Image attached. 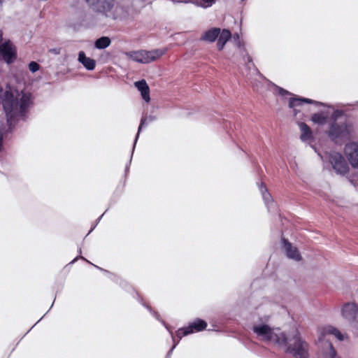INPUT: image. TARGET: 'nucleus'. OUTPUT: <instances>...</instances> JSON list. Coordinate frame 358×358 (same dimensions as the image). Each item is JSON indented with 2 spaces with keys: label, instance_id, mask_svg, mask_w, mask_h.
Returning <instances> with one entry per match:
<instances>
[{
  "label": "nucleus",
  "instance_id": "obj_1",
  "mask_svg": "<svg viewBox=\"0 0 358 358\" xmlns=\"http://www.w3.org/2000/svg\"><path fill=\"white\" fill-rule=\"evenodd\" d=\"M355 131V123L348 118L344 111L334 110L330 115L328 129L326 131L329 138L336 144H341L350 140Z\"/></svg>",
  "mask_w": 358,
  "mask_h": 358
},
{
  "label": "nucleus",
  "instance_id": "obj_2",
  "mask_svg": "<svg viewBox=\"0 0 358 358\" xmlns=\"http://www.w3.org/2000/svg\"><path fill=\"white\" fill-rule=\"evenodd\" d=\"M277 345L294 358H309V346L302 339L299 332L294 330L288 334L281 332V336L277 338Z\"/></svg>",
  "mask_w": 358,
  "mask_h": 358
},
{
  "label": "nucleus",
  "instance_id": "obj_3",
  "mask_svg": "<svg viewBox=\"0 0 358 358\" xmlns=\"http://www.w3.org/2000/svg\"><path fill=\"white\" fill-rule=\"evenodd\" d=\"M166 52V48L155 49L150 51L138 50L128 52L126 53V55L134 62L141 64H148L164 55Z\"/></svg>",
  "mask_w": 358,
  "mask_h": 358
},
{
  "label": "nucleus",
  "instance_id": "obj_4",
  "mask_svg": "<svg viewBox=\"0 0 358 358\" xmlns=\"http://www.w3.org/2000/svg\"><path fill=\"white\" fill-rule=\"evenodd\" d=\"M342 316L347 320L352 331L358 336V305L355 303H347L341 309Z\"/></svg>",
  "mask_w": 358,
  "mask_h": 358
},
{
  "label": "nucleus",
  "instance_id": "obj_5",
  "mask_svg": "<svg viewBox=\"0 0 358 358\" xmlns=\"http://www.w3.org/2000/svg\"><path fill=\"white\" fill-rule=\"evenodd\" d=\"M326 159L337 174L344 176L348 172V164L341 153L335 151L330 152L327 153Z\"/></svg>",
  "mask_w": 358,
  "mask_h": 358
},
{
  "label": "nucleus",
  "instance_id": "obj_6",
  "mask_svg": "<svg viewBox=\"0 0 358 358\" xmlns=\"http://www.w3.org/2000/svg\"><path fill=\"white\" fill-rule=\"evenodd\" d=\"M253 332L264 341L273 342L277 345V338L281 336V333L278 334L273 331L271 327L266 324L254 325Z\"/></svg>",
  "mask_w": 358,
  "mask_h": 358
},
{
  "label": "nucleus",
  "instance_id": "obj_7",
  "mask_svg": "<svg viewBox=\"0 0 358 358\" xmlns=\"http://www.w3.org/2000/svg\"><path fill=\"white\" fill-rule=\"evenodd\" d=\"M0 58L8 64H13L17 59L16 47L9 39L0 44Z\"/></svg>",
  "mask_w": 358,
  "mask_h": 358
},
{
  "label": "nucleus",
  "instance_id": "obj_8",
  "mask_svg": "<svg viewBox=\"0 0 358 358\" xmlns=\"http://www.w3.org/2000/svg\"><path fill=\"white\" fill-rule=\"evenodd\" d=\"M96 11L103 13L106 17H112V8L114 0H85Z\"/></svg>",
  "mask_w": 358,
  "mask_h": 358
},
{
  "label": "nucleus",
  "instance_id": "obj_9",
  "mask_svg": "<svg viewBox=\"0 0 358 358\" xmlns=\"http://www.w3.org/2000/svg\"><path fill=\"white\" fill-rule=\"evenodd\" d=\"M345 152L348 160L354 168H358V143L351 142L345 145Z\"/></svg>",
  "mask_w": 358,
  "mask_h": 358
},
{
  "label": "nucleus",
  "instance_id": "obj_10",
  "mask_svg": "<svg viewBox=\"0 0 358 358\" xmlns=\"http://www.w3.org/2000/svg\"><path fill=\"white\" fill-rule=\"evenodd\" d=\"M310 103V104H314L317 106H324L325 104L317 101L310 99L308 98H303V97H297V98H290L289 101V107L290 108H293L294 115L296 116L297 115V110L295 108L297 106H301L303 103Z\"/></svg>",
  "mask_w": 358,
  "mask_h": 358
},
{
  "label": "nucleus",
  "instance_id": "obj_11",
  "mask_svg": "<svg viewBox=\"0 0 358 358\" xmlns=\"http://www.w3.org/2000/svg\"><path fill=\"white\" fill-rule=\"evenodd\" d=\"M139 301H140V303H141L143 306H145V307L148 309V311L152 314V316H153L156 320H157L158 321H159L160 322H162V324L166 327V329L169 331V333L171 334V336H172V338H173V342H175V339H174V338H173L172 331L170 329V328H169V326L166 324V322H164V321L161 318V317H160L159 314L157 311H155V310H152V307H151L150 306H149V305H148V304L144 303L143 302V299H142L141 298H140ZM178 342H179V341H178L177 343H174V344H173V345L172 346V348L169 350V351L168 352L167 355H166L167 358H168V357H169L171 355V354H172V352H173V351L174 348H176V346L178 345Z\"/></svg>",
  "mask_w": 358,
  "mask_h": 358
},
{
  "label": "nucleus",
  "instance_id": "obj_12",
  "mask_svg": "<svg viewBox=\"0 0 358 358\" xmlns=\"http://www.w3.org/2000/svg\"><path fill=\"white\" fill-rule=\"evenodd\" d=\"M282 242L288 258L296 261H300L301 259V256L296 247H293L292 245L284 238H282Z\"/></svg>",
  "mask_w": 358,
  "mask_h": 358
},
{
  "label": "nucleus",
  "instance_id": "obj_13",
  "mask_svg": "<svg viewBox=\"0 0 358 358\" xmlns=\"http://www.w3.org/2000/svg\"><path fill=\"white\" fill-rule=\"evenodd\" d=\"M134 85L138 90L141 92L142 99L145 102H149L150 101V88L146 81L143 79L136 82Z\"/></svg>",
  "mask_w": 358,
  "mask_h": 358
},
{
  "label": "nucleus",
  "instance_id": "obj_14",
  "mask_svg": "<svg viewBox=\"0 0 358 358\" xmlns=\"http://www.w3.org/2000/svg\"><path fill=\"white\" fill-rule=\"evenodd\" d=\"M259 190L262 193L263 200L268 208V211H271L274 209L275 204L273 200V198L269 192H268L266 186L262 183L259 186Z\"/></svg>",
  "mask_w": 358,
  "mask_h": 358
},
{
  "label": "nucleus",
  "instance_id": "obj_15",
  "mask_svg": "<svg viewBox=\"0 0 358 358\" xmlns=\"http://www.w3.org/2000/svg\"><path fill=\"white\" fill-rule=\"evenodd\" d=\"M78 60L88 71L94 70L96 66L95 60L90 57H87L83 51L79 52Z\"/></svg>",
  "mask_w": 358,
  "mask_h": 358
},
{
  "label": "nucleus",
  "instance_id": "obj_16",
  "mask_svg": "<svg viewBox=\"0 0 358 358\" xmlns=\"http://www.w3.org/2000/svg\"><path fill=\"white\" fill-rule=\"evenodd\" d=\"M220 34V29L217 27L211 28L203 33L201 37V41L214 42Z\"/></svg>",
  "mask_w": 358,
  "mask_h": 358
},
{
  "label": "nucleus",
  "instance_id": "obj_17",
  "mask_svg": "<svg viewBox=\"0 0 358 358\" xmlns=\"http://www.w3.org/2000/svg\"><path fill=\"white\" fill-rule=\"evenodd\" d=\"M231 34L229 30L224 29L220 30V34L217 37V47L219 50H222L226 43L231 38Z\"/></svg>",
  "mask_w": 358,
  "mask_h": 358
},
{
  "label": "nucleus",
  "instance_id": "obj_18",
  "mask_svg": "<svg viewBox=\"0 0 358 358\" xmlns=\"http://www.w3.org/2000/svg\"><path fill=\"white\" fill-rule=\"evenodd\" d=\"M329 117L327 112L321 111L313 114L311 121L314 124L322 126L326 123L329 124Z\"/></svg>",
  "mask_w": 358,
  "mask_h": 358
},
{
  "label": "nucleus",
  "instance_id": "obj_19",
  "mask_svg": "<svg viewBox=\"0 0 358 358\" xmlns=\"http://www.w3.org/2000/svg\"><path fill=\"white\" fill-rule=\"evenodd\" d=\"M207 327V323L201 319L196 318L192 322L189 323L187 327V329L190 331V334L194 332H199L205 329Z\"/></svg>",
  "mask_w": 358,
  "mask_h": 358
},
{
  "label": "nucleus",
  "instance_id": "obj_20",
  "mask_svg": "<svg viewBox=\"0 0 358 358\" xmlns=\"http://www.w3.org/2000/svg\"><path fill=\"white\" fill-rule=\"evenodd\" d=\"M299 127L301 132L300 138L303 142H306L313 138L312 131L307 124L305 122H300L299 123Z\"/></svg>",
  "mask_w": 358,
  "mask_h": 358
},
{
  "label": "nucleus",
  "instance_id": "obj_21",
  "mask_svg": "<svg viewBox=\"0 0 358 358\" xmlns=\"http://www.w3.org/2000/svg\"><path fill=\"white\" fill-rule=\"evenodd\" d=\"M155 119H156L155 117L152 116V115H150V116H148L147 117H142L141 118V123H140V125H139L138 129V132L136 134V138H135V140H134L132 152H134V148H135V146H136V143L137 142V140H138V136H139V134H140L143 127L145 126V125H147L150 122H153L154 120H155ZM131 155H133V153H131ZM131 158H132V155H131L130 160H129V164L131 163Z\"/></svg>",
  "mask_w": 358,
  "mask_h": 358
},
{
  "label": "nucleus",
  "instance_id": "obj_22",
  "mask_svg": "<svg viewBox=\"0 0 358 358\" xmlns=\"http://www.w3.org/2000/svg\"><path fill=\"white\" fill-rule=\"evenodd\" d=\"M325 350L322 352V358H335L336 356V351L330 342H325L324 343Z\"/></svg>",
  "mask_w": 358,
  "mask_h": 358
},
{
  "label": "nucleus",
  "instance_id": "obj_23",
  "mask_svg": "<svg viewBox=\"0 0 358 358\" xmlns=\"http://www.w3.org/2000/svg\"><path fill=\"white\" fill-rule=\"evenodd\" d=\"M111 41L108 36H101L97 38L94 42V46L96 49L102 50L108 48L110 45Z\"/></svg>",
  "mask_w": 358,
  "mask_h": 358
},
{
  "label": "nucleus",
  "instance_id": "obj_24",
  "mask_svg": "<svg viewBox=\"0 0 358 358\" xmlns=\"http://www.w3.org/2000/svg\"><path fill=\"white\" fill-rule=\"evenodd\" d=\"M325 331L329 334L334 335L339 341H343L344 339V336L341 333V331L338 329L334 327H327L325 329Z\"/></svg>",
  "mask_w": 358,
  "mask_h": 358
},
{
  "label": "nucleus",
  "instance_id": "obj_25",
  "mask_svg": "<svg viewBox=\"0 0 358 358\" xmlns=\"http://www.w3.org/2000/svg\"><path fill=\"white\" fill-rule=\"evenodd\" d=\"M176 336L178 338V339H181L183 336H187L190 334V331L187 329V327H183L179 329L176 333Z\"/></svg>",
  "mask_w": 358,
  "mask_h": 358
},
{
  "label": "nucleus",
  "instance_id": "obj_26",
  "mask_svg": "<svg viewBox=\"0 0 358 358\" xmlns=\"http://www.w3.org/2000/svg\"><path fill=\"white\" fill-rule=\"evenodd\" d=\"M39 64L36 62H31L29 64V69L31 73H35L39 69Z\"/></svg>",
  "mask_w": 358,
  "mask_h": 358
},
{
  "label": "nucleus",
  "instance_id": "obj_27",
  "mask_svg": "<svg viewBox=\"0 0 358 358\" xmlns=\"http://www.w3.org/2000/svg\"><path fill=\"white\" fill-rule=\"evenodd\" d=\"M277 91L278 93L282 96L290 94L288 91L280 87H277Z\"/></svg>",
  "mask_w": 358,
  "mask_h": 358
},
{
  "label": "nucleus",
  "instance_id": "obj_28",
  "mask_svg": "<svg viewBox=\"0 0 358 358\" xmlns=\"http://www.w3.org/2000/svg\"><path fill=\"white\" fill-rule=\"evenodd\" d=\"M103 216V214H102L96 220V223L91 227V229L90 230L89 234H90L94 229L95 227H96V225L98 224V223L100 222V220H101L102 217Z\"/></svg>",
  "mask_w": 358,
  "mask_h": 358
},
{
  "label": "nucleus",
  "instance_id": "obj_29",
  "mask_svg": "<svg viewBox=\"0 0 358 358\" xmlns=\"http://www.w3.org/2000/svg\"><path fill=\"white\" fill-rule=\"evenodd\" d=\"M103 216V214H102L96 220V223L91 227V229L90 230L89 234H90L94 229L95 227H96V225L98 224V223L100 222V220H101L102 217Z\"/></svg>",
  "mask_w": 358,
  "mask_h": 358
},
{
  "label": "nucleus",
  "instance_id": "obj_30",
  "mask_svg": "<svg viewBox=\"0 0 358 358\" xmlns=\"http://www.w3.org/2000/svg\"><path fill=\"white\" fill-rule=\"evenodd\" d=\"M50 51L55 55H58L60 52V49L59 48H52V49H50Z\"/></svg>",
  "mask_w": 358,
  "mask_h": 358
},
{
  "label": "nucleus",
  "instance_id": "obj_31",
  "mask_svg": "<svg viewBox=\"0 0 358 358\" xmlns=\"http://www.w3.org/2000/svg\"><path fill=\"white\" fill-rule=\"evenodd\" d=\"M78 258L87 261L85 257H83V256L80 255L79 257H76L71 263H74L76 261H77V259Z\"/></svg>",
  "mask_w": 358,
  "mask_h": 358
},
{
  "label": "nucleus",
  "instance_id": "obj_32",
  "mask_svg": "<svg viewBox=\"0 0 358 358\" xmlns=\"http://www.w3.org/2000/svg\"><path fill=\"white\" fill-rule=\"evenodd\" d=\"M3 40V31L0 30V43H1Z\"/></svg>",
  "mask_w": 358,
  "mask_h": 358
},
{
  "label": "nucleus",
  "instance_id": "obj_33",
  "mask_svg": "<svg viewBox=\"0 0 358 358\" xmlns=\"http://www.w3.org/2000/svg\"><path fill=\"white\" fill-rule=\"evenodd\" d=\"M94 266L96 268H99V269H100V270H101V271H104V272H108L107 271H106V270H104V269H103V268H101L99 267L98 266H95V265H94Z\"/></svg>",
  "mask_w": 358,
  "mask_h": 358
},
{
  "label": "nucleus",
  "instance_id": "obj_34",
  "mask_svg": "<svg viewBox=\"0 0 358 358\" xmlns=\"http://www.w3.org/2000/svg\"><path fill=\"white\" fill-rule=\"evenodd\" d=\"M248 62H252L251 57H250V56L248 57Z\"/></svg>",
  "mask_w": 358,
  "mask_h": 358
},
{
  "label": "nucleus",
  "instance_id": "obj_35",
  "mask_svg": "<svg viewBox=\"0 0 358 358\" xmlns=\"http://www.w3.org/2000/svg\"><path fill=\"white\" fill-rule=\"evenodd\" d=\"M128 169H129V165H127V166H126L125 171L127 172V171H128Z\"/></svg>",
  "mask_w": 358,
  "mask_h": 358
},
{
  "label": "nucleus",
  "instance_id": "obj_36",
  "mask_svg": "<svg viewBox=\"0 0 358 358\" xmlns=\"http://www.w3.org/2000/svg\"><path fill=\"white\" fill-rule=\"evenodd\" d=\"M5 0H0V3L1 4Z\"/></svg>",
  "mask_w": 358,
  "mask_h": 358
},
{
  "label": "nucleus",
  "instance_id": "obj_37",
  "mask_svg": "<svg viewBox=\"0 0 358 358\" xmlns=\"http://www.w3.org/2000/svg\"><path fill=\"white\" fill-rule=\"evenodd\" d=\"M79 253L81 254V248L79 249Z\"/></svg>",
  "mask_w": 358,
  "mask_h": 358
},
{
  "label": "nucleus",
  "instance_id": "obj_38",
  "mask_svg": "<svg viewBox=\"0 0 358 358\" xmlns=\"http://www.w3.org/2000/svg\"><path fill=\"white\" fill-rule=\"evenodd\" d=\"M42 318H43V317H42L40 320H38V321L36 322V324H37L38 322H41V320Z\"/></svg>",
  "mask_w": 358,
  "mask_h": 358
}]
</instances>
